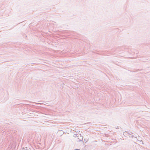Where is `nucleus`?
Segmentation results:
<instances>
[{"mask_svg":"<svg viewBox=\"0 0 150 150\" xmlns=\"http://www.w3.org/2000/svg\"><path fill=\"white\" fill-rule=\"evenodd\" d=\"M75 150H80L78 149H75Z\"/></svg>","mask_w":150,"mask_h":150,"instance_id":"f257e3e1","label":"nucleus"}]
</instances>
